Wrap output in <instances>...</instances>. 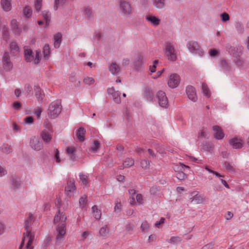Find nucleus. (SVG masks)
Masks as SVG:
<instances>
[{
  "label": "nucleus",
  "mask_w": 249,
  "mask_h": 249,
  "mask_svg": "<svg viewBox=\"0 0 249 249\" xmlns=\"http://www.w3.org/2000/svg\"><path fill=\"white\" fill-rule=\"evenodd\" d=\"M189 199L191 203L194 204H201L206 201L205 196L202 194H199L198 191H194L190 193Z\"/></svg>",
  "instance_id": "7"
},
{
  "label": "nucleus",
  "mask_w": 249,
  "mask_h": 249,
  "mask_svg": "<svg viewBox=\"0 0 249 249\" xmlns=\"http://www.w3.org/2000/svg\"><path fill=\"white\" fill-rule=\"evenodd\" d=\"M224 167L226 169L230 172H233L234 171L233 167L228 162H225L224 163Z\"/></svg>",
  "instance_id": "51"
},
{
  "label": "nucleus",
  "mask_w": 249,
  "mask_h": 249,
  "mask_svg": "<svg viewBox=\"0 0 249 249\" xmlns=\"http://www.w3.org/2000/svg\"><path fill=\"white\" fill-rule=\"evenodd\" d=\"M199 135L203 138H208L209 136V134L207 129L205 128H203L202 129H201L200 132L199 133Z\"/></svg>",
  "instance_id": "53"
},
{
  "label": "nucleus",
  "mask_w": 249,
  "mask_h": 249,
  "mask_svg": "<svg viewBox=\"0 0 249 249\" xmlns=\"http://www.w3.org/2000/svg\"><path fill=\"white\" fill-rule=\"evenodd\" d=\"M187 47L189 51L194 54L200 56L203 54V51L197 41L194 40L188 41L187 43Z\"/></svg>",
  "instance_id": "6"
},
{
  "label": "nucleus",
  "mask_w": 249,
  "mask_h": 249,
  "mask_svg": "<svg viewBox=\"0 0 249 249\" xmlns=\"http://www.w3.org/2000/svg\"><path fill=\"white\" fill-rule=\"evenodd\" d=\"M65 2V0H55L54 9L56 10L58 8V6L61 4H63Z\"/></svg>",
  "instance_id": "57"
},
{
  "label": "nucleus",
  "mask_w": 249,
  "mask_h": 249,
  "mask_svg": "<svg viewBox=\"0 0 249 249\" xmlns=\"http://www.w3.org/2000/svg\"><path fill=\"white\" fill-rule=\"evenodd\" d=\"M61 108L60 100L54 101L50 104L47 110V114L50 118L55 119L60 114Z\"/></svg>",
  "instance_id": "3"
},
{
  "label": "nucleus",
  "mask_w": 249,
  "mask_h": 249,
  "mask_svg": "<svg viewBox=\"0 0 249 249\" xmlns=\"http://www.w3.org/2000/svg\"><path fill=\"white\" fill-rule=\"evenodd\" d=\"M213 130L214 132V137L216 139L221 140L224 138V133L220 126L218 125H214L213 127Z\"/></svg>",
  "instance_id": "19"
},
{
  "label": "nucleus",
  "mask_w": 249,
  "mask_h": 249,
  "mask_svg": "<svg viewBox=\"0 0 249 249\" xmlns=\"http://www.w3.org/2000/svg\"><path fill=\"white\" fill-rule=\"evenodd\" d=\"M154 6L159 9H161L164 7L165 0H154Z\"/></svg>",
  "instance_id": "39"
},
{
  "label": "nucleus",
  "mask_w": 249,
  "mask_h": 249,
  "mask_svg": "<svg viewBox=\"0 0 249 249\" xmlns=\"http://www.w3.org/2000/svg\"><path fill=\"white\" fill-rule=\"evenodd\" d=\"M185 171H181L177 173L176 174V177L180 180H183L187 178V176L185 174Z\"/></svg>",
  "instance_id": "45"
},
{
  "label": "nucleus",
  "mask_w": 249,
  "mask_h": 249,
  "mask_svg": "<svg viewBox=\"0 0 249 249\" xmlns=\"http://www.w3.org/2000/svg\"><path fill=\"white\" fill-rule=\"evenodd\" d=\"M34 90L35 91V95L37 100L42 103L45 96L44 92L42 91L40 88L38 86H35Z\"/></svg>",
  "instance_id": "20"
},
{
  "label": "nucleus",
  "mask_w": 249,
  "mask_h": 249,
  "mask_svg": "<svg viewBox=\"0 0 249 249\" xmlns=\"http://www.w3.org/2000/svg\"><path fill=\"white\" fill-rule=\"evenodd\" d=\"M92 213H93V216L96 219H99L101 216V212L100 210H99L97 207V206H93L92 208Z\"/></svg>",
  "instance_id": "30"
},
{
  "label": "nucleus",
  "mask_w": 249,
  "mask_h": 249,
  "mask_svg": "<svg viewBox=\"0 0 249 249\" xmlns=\"http://www.w3.org/2000/svg\"><path fill=\"white\" fill-rule=\"evenodd\" d=\"M6 225L5 224L2 222L0 221V235L4 233Z\"/></svg>",
  "instance_id": "63"
},
{
  "label": "nucleus",
  "mask_w": 249,
  "mask_h": 249,
  "mask_svg": "<svg viewBox=\"0 0 249 249\" xmlns=\"http://www.w3.org/2000/svg\"><path fill=\"white\" fill-rule=\"evenodd\" d=\"M202 89L203 94L207 97H210L211 96V93L207 86L205 84H202Z\"/></svg>",
  "instance_id": "43"
},
{
  "label": "nucleus",
  "mask_w": 249,
  "mask_h": 249,
  "mask_svg": "<svg viewBox=\"0 0 249 249\" xmlns=\"http://www.w3.org/2000/svg\"><path fill=\"white\" fill-rule=\"evenodd\" d=\"M158 60H155L153 62V65L152 66H150L149 70L151 73H154L156 71V69L158 64Z\"/></svg>",
  "instance_id": "54"
},
{
  "label": "nucleus",
  "mask_w": 249,
  "mask_h": 249,
  "mask_svg": "<svg viewBox=\"0 0 249 249\" xmlns=\"http://www.w3.org/2000/svg\"><path fill=\"white\" fill-rule=\"evenodd\" d=\"M42 6V0H35L34 3L35 9L36 12H39Z\"/></svg>",
  "instance_id": "42"
},
{
  "label": "nucleus",
  "mask_w": 249,
  "mask_h": 249,
  "mask_svg": "<svg viewBox=\"0 0 249 249\" xmlns=\"http://www.w3.org/2000/svg\"><path fill=\"white\" fill-rule=\"evenodd\" d=\"M165 219L163 217H161L159 221H157L155 223V226L157 228H159L161 224H163L165 222Z\"/></svg>",
  "instance_id": "64"
},
{
  "label": "nucleus",
  "mask_w": 249,
  "mask_h": 249,
  "mask_svg": "<svg viewBox=\"0 0 249 249\" xmlns=\"http://www.w3.org/2000/svg\"><path fill=\"white\" fill-rule=\"evenodd\" d=\"M76 189L74 179L69 178L67 181V186L65 187V193L68 196L71 197L76 191Z\"/></svg>",
  "instance_id": "10"
},
{
  "label": "nucleus",
  "mask_w": 249,
  "mask_h": 249,
  "mask_svg": "<svg viewBox=\"0 0 249 249\" xmlns=\"http://www.w3.org/2000/svg\"><path fill=\"white\" fill-rule=\"evenodd\" d=\"M186 93L189 100L196 102L197 97L195 88L192 86H188L186 88Z\"/></svg>",
  "instance_id": "13"
},
{
  "label": "nucleus",
  "mask_w": 249,
  "mask_h": 249,
  "mask_svg": "<svg viewBox=\"0 0 249 249\" xmlns=\"http://www.w3.org/2000/svg\"><path fill=\"white\" fill-rule=\"evenodd\" d=\"M30 145L31 148L36 151H39L42 149L43 145L37 138L34 137L31 139Z\"/></svg>",
  "instance_id": "18"
},
{
  "label": "nucleus",
  "mask_w": 249,
  "mask_h": 249,
  "mask_svg": "<svg viewBox=\"0 0 249 249\" xmlns=\"http://www.w3.org/2000/svg\"><path fill=\"white\" fill-rule=\"evenodd\" d=\"M107 93L112 96L115 103L117 104L121 103L120 93L119 91H116L113 87H111L107 89Z\"/></svg>",
  "instance_id": "17"
},
{
  "label": "nucleus",
  "mask_w": 249,
  "mask_h": 249,
  "mask_svg": "<svg viewBox=\"0 0 249 249\" xmlns=\"http://www.w3.org/2000/svg\"><path fill=\"white\" fill-rule=\"evenodd\" d=\"M100 144L97 141H94L93 144L91 146V149L93 152H96L100 147Z\"/></svg>",
  "instance_id": "50"
},
{
  "label": "nucleus",
  "mask_w": 249,
  "mask_h": 249,
  "mask_svg": "<svg viewBox=\"0 0 249 249\" xmlns=\"http://www.w3.org/2000/svg\"><path fill=\"white\" fill-rule=\"evenodd\" d=\"M50 51L49 46L48 44L44 45L43 47V54L45 59H48L50 56Z\"/></svg>",
  "instance_id": "40"
},
{
  "label": "nucleus",
  "mask_w": 249,
  "mask_h": 249,
  "mask_svg": "<svg viewBox=\"0 0 249 249\" xmlns=\"http://www.w3.org/2000/svg\"><path fill=\"white\" fill-rule=\"evenodd\" d=\"M109 70L113 74H117L120 71V67L115 62H112L109 66Z\"/></svg>",
  "instance_id": "29"
},
{
  "label": "nucleus",
  "mask_w": 249,
  "mask_h": 249,
  "mask_svg": "<svg viewBox=\"0 0 249 249\" xmlns=\"http://www.w3.org/2000/svg\"><path fill=\"white\" fill-rule=\"evenodd\" d=\"M145 19L154 26H157L160 24V19L154 16L148 15L146 16Z\"/></svg>",
  "instance_id": "23"
},
{
  "label": "nucleus",
  "mask_w": 249,
  "mask_h": 249,
  "mask_svg": "<svg viewBox=\"0 0 249 249\" xmlns=\"http://www.w3.org/2000/svg\"><path fill=\"white\" fill-rule=\"evenodd\" d=\"M24 57L27 62H31L34 61L35 64H38L40 62L41 58V54L40 50H36V56L33 54V52L31 49L26 48L24 49Z\"/></svg>",
  "instance_id": "4"
},
{
  "label": "nucleus",
  "mask_w": 249,
  "mask_h": 249,
  "mask_svg": "<svg viewBox=\"0 0 249 249\" xmlns=\"http://www.w3.org/2000/svg\"><path fill=\"white\" fill-rule=\"evenodd\" d=\"M2 67L6 71L12 69L13 64L11 61L9 53L8 52L4 53L2 57Z\"/></svg>",
  "instance_id": "11"
},
{
  "label": "nucleus",
  "mask_w": 249,
  "mask_h": 249,
  "mask_svg": "<svg viewBox=\"0 0 249 249\" xmlns=\"http://www.w3.org/2000/svg\"><path fill=\"white\" fill-rule=\"evenodd\" d=\"M159 105L162 107H166L168 104L167 98L165 93L162 91H159L156 95Z\"/></svg>",
  "instance_id": "14"
},
{
  "label": "nucleus",
  "mask_w": 249,
  "mask_h": 249,
  "mask_svg": "<svg viewBox=\"0 0 249 249\" xmlns=\"http://www.w3.org/2000/svg\"><path fill=\"white\" fill-rule=\"evenodd\" d=\"M146 57L143 54L139 53L135 58L134 61V65L136 70H138L146 61Z\"/></svg>",
  "instance_id": "15"
},
{
  "label": "nucleus",
  "mask_w": 249,
  "mask_h": 249,
  "mask_svg": "<svg viewBox=\"0 0 249 249\" xmlns=\"http://www.w3.org/2000/svg\"><path fill=\"white\" fill-rule=\"evenodd\" d=\"M66 151L71 160H74L75 159V148L74 147H68Z\"/></svg>",
  "instance_id": "28"
},
{
  "label": "nucleus",
  "mask_w": 249,
  "mask_h": 249,
  "mask_svg": "<svg viewBox=\"0 0 249 249\" xmlns=\"http://www.w3.org/2000/svg\"><path fill=\"white\" fill-rule=\"evenodd\" d=\"M120 10L121 13L125 16H128L132 12L130 3L124 0H121L120 2Z\"/></svg>",
  "instance_id": "9"
},
{
  "label": "nucleus",
  "mask_w": 249,
  "mask_h": 249,
  "mask_svg": "<svg viewBox=\"0 0 249 249\" xmlns=\"http://www.w3.org/2000/svg\"><path fill=\"white\" fill-rule=\"evenodd\" d=\"M220 18L223 22H226L230 20V16L229 14L226 12L221 14Z\"/></svg>",
  "instance_id": "52"
},
{
  "label": "nucleus",
  "mask_w": 249,
  "mask_h": 249,
  "mask_svg": "<svg viewBox=\"0 0 249 249\" xmlns=\"http://www.w3.org/2000/svg\"><path fill=\"white\" fill-rule=\"evenodd\" d=\"M24 16L27 18H30L32 14V9L29 6H26L23 9Z\"/></svg>",
  "instance_id": "38"
},
{
  "label": "nucleus",
  "mask_w": 249,
  "mask_h": 249,
  "mask_svg": "<svg viewBox=\"0 0 249 249\" xmlns=\"http://www.w3.org/2000/svg\"><path fill=\"white\" fill-rule=\"evenodd\" d=\"M165 57L170 61H174L177 59V55L173 45L170 42H166L164 47Z\"/></svg>",
  "instance_id": "5"
},
{
  "label": "nucleus",
  "mask_w": 249,
  "mask_h": 249,
  "mask_svg": "<svg viewBox=\"0 0 249 249\" xmlns=\"http://www.w3.org/2000/svg\"><path fill=\"white\" fill-rule=\"evenodd\" d=\"M2 38L6 41H8L10 37V33L8 29L4 27L2 30Z\"/></svg>",
  "instance_id": "34"
},
{
  "label": "nucleus",
  "mask_w": 249,
  "mask_h": 249,
  "mask_svg": "<svg viewBox=\"0 0 249 249\" xmlns=\"http://www.w3.org/2000/svg\"><path fill=\"white\" fill-rule=\"evenodd\" d=\"M141 166L143 169H148L150 166V162L148 160H143L141 162Z\"/></svg>",
  "instance_id": "49"
},
{
  "label": "nucleus",
  "mask_w": 249,
  "mask_h": 249,
  "mask_svg": "<svg viewBox=\"0 0 249 249\" xmlns=\"http://www.w3.org/2000/svg\"><path fill=\"white\" fill-rule=\"evenodd\" d=\"M12 186L14 189L18 188L20 185V181L18 178L12 177L11 178Z\"/></svg>",
  "instance_id": "35"
},
{
  "label": "nucleus",
  "mask_w": 249,
  "mask_h": 249,
  "mask_svg": "<svg viewBox=\"0 0 249 249\" xmlns=\"http://www.w3.org/2000/svg\"><path fill=\"white\" fill-rule=\"evenodd\" d=\"M86 130L83 127H80L76 132V136L77 139L80 142H83L85 140Z\"/></svg>",
  "instance_id": "26"
},
{
  "label": "nucleus",
  "mask_w": 249,
  "mask_h": 249,
  "mask_svg": "<svg viewBox=\"0 0 249 249\" xmlns=\"http://www.w3.org/2000/svg\"><path fill=\"white\" fill-rule=\"evenodd\" d=\"M173 168L176 173L181 171H185L186 169L189 170L190 169V167L188 166L185 165L181 163L174 165Z\"/></svg>",
  "instance_id": "25"
},
{
  "label": "nucleus",
  "mask_w": 249,
  "mask_h": 249,
  "mask_svg": "<svg viewBox=\"0 0 249 249\" xmlns=\"http://www.w3.org/2000/svg\"><path fill=\"white\" fill-rule=\"evenodd\" d=\"M144 95L148 100H152L153 98L154 93L153 90L149 89H146L144 91Z\"/></svg>",
  "instance_id": "36"
},
{
  "label": "nucleus",
  "mask_w": 249,
  "mask_h": 249,
  "mask_svg": "<svg viewBox=\"0 0 249 249\" xmlns=\"http://www.w3.org/2000/svg\"><path fill=\"white\" fill-rule=\"evenodd\" d=\"M99 233L100 236L104 238L108 237L110 233L109 228L108 226L104 225L101 227L99 230Z\"/></svg>",
  "instance_id": "24"
},
{
  "label": "nucleus",
  "mask_w": 249,
  "mask_h": 249,
  "mask_svg": "<svg viewBox=\"0 0 249 249\" xmlns=\"http://www.w3.org/2000/svg\"><path fill=\"white\" fill-rule=\"evenodd\" d=\"M180 81V79L179 75L174 73L170 75L167 84L170 88L174 89L178 86Z\"/></svg>",
  "instance_id": "12"
},
{
  "label": "nucleus",
  "mask_w": 249,
  "mask_h": 249,
  "mask_svg": "<svg viewBox=\"0 0 249 249\" xmlns=\"http://www.w3.org/2000/svg\"><path fill=\"white\" fill-rule=\"evenodd\" d=\"M121 206L122 205L120 201H118V200L116 201L114 207V211L116 213L120 212L121 209Z\"/></svg>",
  "instance_id": "56"
},
{
  "label": "nucleus",
  "mask_w": 249,
  "mask_h": 249,
  "mask_svg": "<svg viewBox=\"0 0 249 249\" xmlns=\"http://www.w3.org/2000/svg\"><path fill=\"white\" fill-rule=\"evenodd\" d=\"M84 84L88 85H90L94 83V79L92 77H86L83 80Z\"/></svg>",
  "instance_id": "47"
},
{
  "label": "nucleus",
  "mask_w": 249,
  "mask_h": 249,
  "mask_svg": "<svg viewBox=\"0 0 249 249\" xmlns=\"http://www.w3.org/2000/svg\"><path fill=\"white\" fill-rule=\"evenodd\" d=\"M134 164V160L133 159L127 158L123 162L124 167H129L132 166Z\"/></svg>",
  "instance_id": "33"
},
{
  "label": "nucleus",
  "mask_w": 249,
  "mask_h": 249,
  "mask_svg": "<svg viewBox=\"0 0 249 249\" xmlns=\"http://www.w3.org/2000/svg\"><path fill=\"white\" fill-rule=\"evenodd\" d=\"M33 221L34 216L33 214L29 213L24 223V228L26 232L23 234V237L19 249H21L26 240H28L27 246H29V245L33 242L34 239V235L31 233V226L33 224Z\"/></svg>",
  "instance_id": "2"
},
{
  "label": "nucleus",
  "mask_w": 249,
  "mask_h": 249,
  "mask_svg": "<svg viewBox=\"0 0 249 249\" xmlns=\"http://www.w3.org/2000/svg\"><path fill=\"white\" fill-rule=\"evenodd\" d=\"M12 0H0V6L5 12H9L12 9Z\"/></svg>",
  "instance_id": "22"
},
{
  "label": "nucleus",
  "mask_w": 249,
  "mask_h": 249,
  "mask_svg": "<svg viewBox=\"0 0 249 249\" xmlns=\"http://www.w3.org/2000/svg\"><path fill=\"white\" fill-rule=\"evenodd\" d=\"M10 27L16 36H19L22 33V29L19 27L18 22L15 19H13L10 22Z\"/></svg>",
  "instance_id": "16"
},
{
  "label": "nucleus",
  "mask_w": 249,
  "mask_h": 249,
  "mask_svg": "<svg viewBox=\"0 0 249 249\" xmlns=\"http://www.w3.org/2000/svg\"><path fill=\"white\" fill-rule=\"evenodd\" d=\"M44 126L46 129L42 131L40 136L45 142L49 143L52 139V126L50 124H45Z\"/></svg>",
  "instance_id": "8"
},
{
  "label": "nucleus",
  "mask_w": 249,
  "mask_h": 249,
  "mask_svg": "<svg viewBox=\"0 0 249 249\" xmlns=\"http://www.w3.org/2000/svg\"><path fill=\"white\" fill-rule=\"evenodd\" d=\"M209 54L211 56L214 57L218 54V51L215 49H211L209 51Z\"/></svg>",
  "instance_id": "61"
},
{
  "label": "nucleus",
  "mask_w": 249,
  "mask_h": 249,
  "mask_svg": "<svg viewBox=\"0 0 249 249\" xmlns=\"http://www.w3.org/2000/svg\"><path fill=\"white\" fill-rule=\"evenodd\" d=\"M42 16L46 21V26H47L50 21L51 14L48 11H44L42 12Z\"/></svg>",
  "instance_id": "37"
},
{
  "label": "nucleus",
  "mask_w": 249,
  "mask_h": 249,
  "mask_svg": "<svg viewBox=\"0 0 249 249\" xmlns=\"http://www.w3.org/2000/svg\"><path fill=\"white\" fill-rule=\"evenodd\" d=\"M24 122L26 124H32L34 122V119L32 116H27L24 119Z\"/></svg>",
  "instance_id": "58"
},
{
  "label": "nucleus",
  "mask_w": 249,
  "mask_h": 249,
  "mask_svg": "<svg viewBox=\"0 0 249 249\" xmlns=\"http://www.w3.org/2000/svg\"><path fill=\"white\" fill-rule=\"evenodd\" d=\"M181 241L180 238L178 236H172L170 239L169 241L170 243H176Z\"/></svg>",
  "instance_id": "59"
},
{
  "label": "nucleus",
  "mask_w": 249,
  "mask_h": 249,
  "mask_svg": "<svg viewBox=\"0 0 249 249\" xmlns=\"http://www.w3.org/2000/svg\"><path fill=\"white\" fill-rule=\"evenodd\" d=\"M34 112L36 115L37 118L39 119L40 117L41 114L42 113V109L40 107H36L34 110Z\"/></svg>",
  "instance_id": "60"
},
{
  "label": "nucleus",
  "mask_w": 249,
  "mask_h": 249,
  "mask_svg": "<svg viewBox=\"0 0 249 249\" xmlns=\"http://www.w3.org/2000/svg\"><path fill=\"white\" fill-rule=\"evenodd\" d=\"M149 226L146 221H143L141 226V230L142 231H146L149 230Z\"/></svg>",
  "instance_id": "48"
},
{
  "label": "nucleus",
  "mask_w": 249,
  "mask_h": 249,
  "mask_svg": "<svg viewBox=\"0 0 249 249\" xmlns=\"http://www.w3.org/2000/svg\"><path fill=\"white\" fill-rule=\"evenodd\" d=\"M135 228V225L132 222L127 223L125 226V230L126 232H132Z\"/></svg>",
  "instance_id": "41"
},
{
  "label": "nucleus",
  "mask_w": 249,
  "mask_h": 249,
  "mask_svg": "<svg viewBox=\"0 0 249 249\" xmlns=\"http://www.w3.org/2000/svg\"><path fill=\"white\" fill-rule=\"evenodd\" d=\"M61 39L62 35L60 33L56 34L54 36V46L55 48H59Z\"/></svg>",
  "instance_id": "31"
},
{
  "label": "nucleus",
  "mask_w": 249,
  "mask_h": 249,
  "mask_svg": "<svg viewBox=\"0 0 249 249\" xmlns=\"http://www.w3.org/2000/svg\"><path fill=\"white\" fill-rule=\"evenodd\" d=\"M10 49L11 53L14 55H17L19 52V47L15 41H13L10 43Z\"/></svg>",
  "instance_id": "27"
},
{
  "label": "nucleus",
  "mask_w": 249,
  "mask_h": 249,
  "mask_svg": "<svg viewBox=\"0 0 249 249\" xmlns=\"http://www.w3.org/2000/svg\"><path fill=\"white\" fill-rule=\"evenodd\" d=\"M79 178L81 184L84 185H86L88 183V177L87 175L82 173L79 174Z\"/></svg>",
  "instance_id": "44"
},
{
  "label": "nucleus",
  "mask_w": 249,
  "mask_h": 249,
  "mask_svg": "<svg viewBox=\"0 0 249 249\" xmlns=\"http://www.w3.org/2000/svg\"><path fill=\"white\" fill-rule=\"evenodd\" d=\"M67 215L63 212L58 210L53 219V223L57 224L56 227V237L57 241H61L66 232Z\"/></svg>",
  "instance_id": "1"
},
{
  "label": "nucleus",
  "mask_w": 249,
  "mask_h": 249,
  "mask_svg": "<svg viewBox=\"0 0 249 249\" xmlns=\"http://www.w3.org/2000/svg\"><path fill=\"white\" fill-rule=\"evenodd\" d=\"M79 203L80 207L84 208L87 203V196L85 195L81 196L79 199Z\"/></svg>",
  "instance_id": "46"
},
{
  "label": "nucleus",
  "mask_w": 249,
  "mask_h": 249,
  "mask_svg": "<svg viewBox=\"0 0 249 249\" xmlns=\"http://www.w3.org/2000/svg\"><path fill=\"white\" fill-rule=\"evenodd\" d=\"M230 143L233 148L237 149L242 147L243 142L241 139L234 138L230 141Z\"/></svg>",
  "instance_id": "21"
},
{
  "label": "nucleus",
  "mask_w": 249,
  "mask_h": 249,
  "mask_svg": "<svg viewBox=\"0 0 249 249\" xmlns=\"http://www.w3.org/2000/svg\"><path fill=\"white\" fill-rule=\"evenodd\" d=\"M221 64L222 67L223 68L224 70L226 71H228L230 69V66L228 64L227 61L225 60H222L221 61Z\"/></svg>",
  "instance_id": "55"
},
{
  "label": "nucleus",
  "mask_w": 249,
  "mask_h": 249,
  "mask_svg": "<svg viewBox=\"0 0 249 249\" xmlns=\"http://www.w3.org/2000/svg\"><path fill=\"white\" fill-rule=\"evenodd\" d=\"M0 150L5 154H9L12 151L11 146L7 144H4L0 146Z\"/></svg>",
  "instance_id": "32"
},
{
  "label": "nucleus",
  "mask_w": 249,
  "mask_h": 249,
  "mask_svg": "<svg viewBox=\"0 0 249 249\" xmlns=\"http://www.w3.org/2000/svg\"><path fill=\"white\" fill-rule=\"evenodd\" d=\"M137 202L139 204H142L143 203V199L141 194H138L136 196Z\"/></svg>",
  "instance_id": "62"
}]
</instances>
